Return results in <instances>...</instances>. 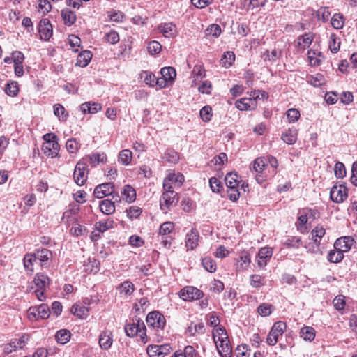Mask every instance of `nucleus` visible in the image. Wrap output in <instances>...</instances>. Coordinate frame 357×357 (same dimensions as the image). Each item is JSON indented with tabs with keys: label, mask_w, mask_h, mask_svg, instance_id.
I'll list each match as a JSON object with an SVG mask.
<instances>
[{
	"label": "nucleus",
	"mask_w": 357,
	"mask_h": 357,
	"mask_svg": "<svg viewBox=\"0 0 357 357\" xmlns=\"http://www.w3.org/2000/svg\"><path fill=\"white\" fill-rule=\"evenodd\" d=\"M124 330L127 336L134 337L138 335L143 343L147 342L146 326L144 321L139 319H132L131 323L126 324Z\"/></svg>",
	"instance_id": "nucleus-1"
},
{
	"label": "nucleus",
	"mask_w": 357,
	"mask_h": 357,
	"mask_svg": "<svg viewBox=\"0 0 357 357\" xmlns=\"http://www.w3.org/2000/svg\"><path fill=\"white\" fill-rule=\"evenodd\" d=\"M178 201L179 197L174 190H164L160 200V208L166 213L169 208L175 206Z\"/></svg>",
	"instance_id": "nucleus-2"
},
{
	"label": "nucleus",
	"mask_w": 357,
	"mask_h": 357,
	"mask_svg": "<svg viewBox=\"0 0 357 357\" xmlns=\"http://www.w3.org/2000/svg\"><path fill=\"white\" fill-rule=\"evenodd\" d=\"M184 181V176L182 174L169 172L163 181V190H174L180 188Z\"/></svg>",
	"instance_id": "nucleus-3"
},
{
	"label": "nucleus",
	"mask_w": 357,
	"mask_h": 357,
	"mask_svg": "<svg viewBox=\"0 0 357 357\" xmlns=\"http://www.w3.org/2000/svg\"><path fill=\"white\" fill-rule=\"evenodd\" d=\"M286 328L285 322L281 321L275 322L267 336L266 342L271 346L276 344L279 337L282 335Z\"/></svg>",
	"instance_id": "nucleus-4"
},
{
	"label": "nucleus",
	"mask_w": 357,
	"mask_h": 357,
	"mask_svg": "<svg viewBox=\"0 0 357 357\" xmlns=\"http://www.w3.org/2000/svg\"><path fill=\"white\" fill-rule=\"evenodd\" d=\"M146 322L149 326L158 329H163L166 324V319L163 314L158 311H153L148 314Z\"/></svg>",
	"instance_id": "nucleus-5"
},
{
	"label": "nucleus",
	"mask_w": 357,
	"mask_h": 357,
	"mask_svg": "<svg viewBox=\"0 0 357 357\" xmlns=\"http://www.w3.org/2000/svg\"><path fill=\"white\" fill-rule=\"evenodd\" d=\"M203 296L204 293L201 290L192 286L184 287L179 293L180 298L188 301L198 300L202 298Z\"/></svg>",
	"instance_id": "nucleus-6"
},
{
	"label": "nucleus",
	"mask_w": 357,
	"mask_h": 357,
	"mask_svg": "<svg viewBox=\"0 0 357 357\" xmlns=\"http://www.w3.org/2000/svg\"><path fill=\"white\" fill-rule=\"evenodd\" d=\"M87 167V164L83 161L77 163L73 173L74 181L77 185H83L86 182L87 176L85 174V170Z\"/></svg>",
	"instance_id": "nucleus-7"
},
{
	"label": "nucleus",
	"mask_w": 357,
	"mask_h": 357,
	"mask_svg": "<svg viewBox=\"0 0 357 357\" xmlns=\"http://www.w3.org/2000/svg\"><path fill=\"white\" fill-rule=\"evenodd\" d=\"M29 340V335H22L19 339H15L9 344H4L3 352L9 354L17 349H22Z\"/></svg>",
	"instance_id": "nucleus-8"
},
{
	"label": "nucleus",
	"mask_w": 357,
	"mask_h": 357,
	"mask_svg": "<svg viewBox=\"0 0 357 357\" xmlns=\"http://www.w3.org/2000/svg\"><path fill=\"white\" fill-rule=\"evenodd\" d=\"M347 195V188L343 185L333 186L330 192V197L335 203L344 202Z\"/></svg>",
	"instance_id": "nucleus-9"
},
{
	"label": "nucleus",
	"mask_w": 357,
	"mask_h": 357,
	"mask_svg": "<svg viewBox=\"0 0 357 357\" xmlns=\"http://www.w3.org/2000/svg\"><path fill=\"white\" fill-rule=\"evenodd\" d=\"M114 189L115 187L112 183H102L95 188L93 195L97 199H102L112 194Z\"/></svg>",
	"instance_id": "nucleus-10"
},
{
	"label": "nucleus",
	"mask_w": 357,
	"mask_h": 357,
	"mask_svg": "<svg viewBox=\"0 0 357 357\" xmlns=\"http://www.w3.org/2000/svg\"><path fill=\"white\" fill-rule=\"evenodd\" d=\"M42 40H48L52 36V26L47 19H42L38 26Z\"/></svg>",
	"instance_id": "nucleus-11"
},
{
	"label": "nucleus",
	"mask_w": 357,
	"mask_h": 357,
	"mask_svg": "<svg viewBox=\"0 0 357 357\" xmlns=\"http://www.w3.org/2000/svg\"><path fill=\"white\" fill-rule=\"evenodd\" d=\"M272 255V248L267 247L261 248L257 257L258 266L261 268H264L267 264V261L271 259Z\"/></svg>",
	"instance_id": "nucleus-12"
},
{
	"label": "nucleus",
	"mask_w": 357,
	"mask_h": 357,
	"mask_svg": "<svg viewBox=\"0 0 357 357\" xmlns=\"http://www.w3.org/2000/svg\"><path fill=\"white\" fill-rule=\"evenodd\" d=\"M354 240L351 236H344L336 240L334 248L343 253L349 250L353 245Z\"/></svg>",
	"instance_id": "nucleus-13"
},
{
	"label": "nucleus",
	"mask_w": 357,
	"mask_h": 357,
	"mask_svg": "<svg viewBox=\"0 0 357 357\" xmlns=\"http://www.w3.org/2000/svg\"><path fill=\"white\" fill-rule=\"evenodd\" d=\"M235 105L241 111L254 110L257 107V102L252 98H243L238 100Z\"/></svg>",
	"instance_id": "nucleus-14"
},
{
	"label": "nucleus",
	"mask_w": 357,
	"mask_h": 357,
	"mask_svg": "<svg viewBox=\"0 0 357 357\" xmlns=\"http://www.w3.org/2000/svg\"><path fill=\"white\" fill-rule=\"evenodd\" d=\"M218 351L222 357H231L232 348L230 345L229 337L215 344Z\"/></svg>",
	"instance_id": "nucleus-15"
},
{
	"label": "nucleus",
	"mask_w": 357,
	"mask_h": 357,
	"mask_svg": "<svg viewBox=\"0 0 357 357\" xmlns=\"http://www.w3.org/2000/svg\"><path fill=\"white\" fill-rule=\"evenodd\" d=\"M112 342V333L110 331L106 330L101 333L99 337V344L102 349H109Z\"/></svg>",
	"instance_id": "nucleus-16"
},
{
	"label": "nucleus",
	"mask_w": 357,
	"mask_h": 357,
	"mask_svg": "<svg viewBox=\"0 0 357 357\" xmlns=\"http://www.w3.org/2000/svg\"><path fill=\"white\" fill-rule=\"evenodd\" d=\"M59 144L57 140L52 141L50 142V145L47 144H43L42 149L47 155L51 158H54L58 155L59 151Z\"/></svg>",
	"instance_id": "nucleus-17"
},
{
	"label": "nucleus",
	"mask_w": 357,
	"mask_h": 357,
	"mask_svg": "<svg viewBox=\"0 0 357 357\" xmlns=\"http://www.w3.org/2000/svg\"><path fill=\"white\" fill-rule=\"evenodd\" d=\"M199 232L197 229H192L186 235L185 246L188 249L193 250L198 245Z\"/></svg>",
	"instance_id": "nucleus-18"
},
{
	"label": "nucleus",
	"mask_w": 357,
	"mask_h": 357,
	"mask_svg": "<svg viewBox=\"0 0 357 357\" xmlns=\"http://www.w3.org/2000/svg\"><path fill=\"white\" fill-rule=\"evenodd\" d=\"M121 194L122 199L128 203H132L136 199V191L130 185H124Z\"/></svg>",
	"instance_id": "nucleus-19"
},
{
	"label": "nucleus",
	"mask_w": 357,
	"mask_h": 357,
	"mask_svg": "<svg viewBox=\"0 0 357 357\" xmlns=\"http://www.w3.org/2000/svg\"><path fill=\"white\" fill-rule=\"evenodd\" d=\"M158 30L166 38L174 37L176 34V26L172 23L161 24L158 26Z\"/></svg>",
	"instance_id": "nucleus-20"
},
{
	"label": "nucleus",
	"mask_w": 357,
	"mask_h": 357,
	"mask_svg": "<svg viewBox=\"0 0 357 357\" xmlns=\"http://www.w3.org/2000/svg\"><path fill=\"white\" fill-rule=\"evenodd\" d=\"M84 271L96 273L100 270V262L93 257H89L84 263Z\"/></svg>",
	"instance_id": "nucleus-21"
},
{
	"label": "nucleus",
	"mask_w": 357,
	"mask_h": 357,
	"mask_svg": "<svg viewBox=\"0 0 357 357\" xmlns=\"http://www.w3.org/2000/svg\"><path fill=\"white\" fill-rule=\"evenodd\" d=\"M206 76V70L202 66L196 65L192 71V86L196 85L198 82Z\"/></svg>",
	"instance_id": "nucleus-22"
},
{
	"label": "nucleus",
	"mask_w": 357,
	"mask_h": 357,
	"mask_svg": "<svg viewBox=\"0 0 357 357\" xmlns=\"http://www.w3.org/2000/svg\"><path fill=\"white\" fill-rule=\"evenodd\" d=\"M92 58V53L89 50H84L80 52L77 58V65L80 67H86Z\"/></svg>",
	"instance_id": "nucleus-23"
},
{
	"label": "nucleus",
	"mask_w": 357,
	"mask_h": 357,
	"mask_svg": "<svg viewBox=\"0 0 357 357\" xmlns=\"http://www.w3.org/2000/svg\"><path fill=\"white\" fill-rule=\"evenodd\" d=\"M36 286L38 289H45L50 284V279L49 278L41 273H37L34 278L33 280Z\"/></svg>",
	"instance_id": "nucleus-24"
},
{
	"label": "nucleus",
	"mask_w": 357,
	"mask_h": 357,
	"mask_svg": "<svg viewBox=\"0 0 357 357\" xmlns=\"http://www.w3.org/2000/svg\"><path fill=\"white\" fill-rule=\"evenodd\" d=\"M100 210L102 213L106 215L112 214L115 211V205L112 199H104L100 202Z\"/></svg>",
	"instance_id": "nucleus-25"
},
{
	"label": "nucleus",
	"mask_w": 357,
	"mask_h": 357,
	"mask_svg": "<svg viewBox=\"0 0 357 357\" xmlns=\"http://www.w3.org/2000/svg\"><path fill=\"white\" fill-rule=\"evenodd\" d=\"M212 336L215 344H217L228 337L225 328L222 326H219L218 327L213 328Z\"/></svg>",
	"instance_id": "nucleus-26"
},
{
	"label": "nucleus",
	"mask_w": 357,
	"mask_h": 357,
	"mask_svg": "<svg viewBox=\"0 0 357 357\" xmlns=\"http://www.w3.org/2000/svg\"><path fill=\"white\" fill-rule=\"evenodd\" d=\"M238 175L236 173L229 172L226 174L225 181L228 188H238L240 181H238Z\"/></svg>",
	"instance_id": "nucleus-27"
},
{
	"label": "nucleus",
	"mask_w": 357,
	"mask_h": 357,
	"mask_svg": "<svg viewBox=\"0 0 357 357\" xmlns=\"http://www.w3.org/2000/svg\"><path fill=\"white\" fill-rule=\"evenodd\" d=\"M114 227V220L111 218L100 220L96 224V229L98 231L102 233Z\"/></svg>",
	"instance_id": "nucleus-28"
},
{
	"label": "nucleus",
	"mask_w": 357,
	"mask_h": 357,
	"mask_svg": "<svg viewBox=\"0 0 357 357\" xmlns=\"http://www.w3.org/2000/svg\"><path fill=\"white\" fill-rule=\"evenodd\" d=\"M132 159V153L129 149H123L119 153L118 160L123 165H128Z\"/></svg>",
	"instance_id": "nucleus-29"
},
{
	"label": "nucleus",
	"mask_w": 357,
	"mask_h": 357,
	"mask_svg": "<svg viewBox=\"0 0 357 357\" xmlns=\"http://www.w3.org/2000/svg\"><path fill=\"white\" fill-rule=\"evenodd\" d=\"M61 16L65 22V24L68 26L73 24L76 21L75 13L68 8L61 10Z\"/></svg>",
	"instance_id": "nucleus-30"
},
{
	"label": "nucleus",
	"mask_w": 357,
	"mask_h": 357,
	"mask_svg": "<svg viewBox=\"0 0 357 357\" xmlns=\"http://www.w3.org/2000/svg\"><path fill=\"white\" fill-rule=\"evenodd\" d=\"M282 139L288 144H294L297 140V130L296 129H289L287 132L283 133Z\"/></svg>",
	"instance_id": "nucleus-31"
},
{
	"label": "nucleus",
	"mask_w": 357,
	"mask_h": 357,
	"mask_svg": "<svg viewBox=\"0 0 357 357\" xmlns=\"http://www.w3.org/2000/svg\"><path fill=\"white\" fill-rule=\"evenodd\" d=\"M80 108L84 113L94 114L101 109V105L96 102H87L82 104Z\"/></svg>",
	"instance_id": "nucleus-32"
},
{
	"label": "nucleus",
	"mask_w": 357,
	"mask_h": 357,
	"mask_svg": "<svg viewBox=\"0 0 357 357\" xmlns=\"http://www.w3.org/2000/svg\"><path fill=\"white\" fill-rule=\"evenodd\" d=\"M160 73L162 77L167 79L169 82H172L176 76V73L174 68L172 67H164L160 70Z\"/></svg>",
	"instance_id": "nucleus-33"
},
{
	"label": "nucleus",
	"mask_w": 357,
	"mask_h": 357,
	"mask_svg": "<svg viewBox=\"0 0 357 357\" xmlns=\"http://www.w3.org/2000/svg\"><path fill=\"white\" fill-rule=\"evenodd\" d=\"M119 289L121 294H123L126 296H130L135 291V286L132 282L126 280L119 285Z\"/></svg>",
	"instance_id": "nucleus-34"
},
{
	"label": "nucleus",
	"mask_w": 357,
	"mask_h": 357,
	"mask_svg": "<svg viewBox=\"0 0 357 357\" xmlns=\"http://www.w3.org/2000/svg\"><path fill=\"white\" fill-rule=\"evenodd\" d=\"M70 335L68 330L61 329L56 332L55 338L59 343L64 344L70 340Z\"/></svg>",
	"instance_id": "nucleus-35"
},
{
	"label": "nucleus",
	"mask_w": 357,
	"mask_h": 357,
	"mask_svg": "<svg viewBox=\"0 0 357 357\" xmlns=\"http://www.w3.org/2000/svg\"><path fill=\"white\" fill-rule=\"evenodd\" d=\"M324 235L325 229L321 225L316 226L312 231V238L317 245Z\"/></svg>",
	"instance_id": "nucleus-36"
},
{
	"label": "nucleus",
	"mask_w": 357,
	"mask_h": 357,
	"mask_svg": "<svg viewBox=\"0 0 357 357\" xmlns=\"http://www.w3.org/2000/svg\"><path fill=\"white\" fill-rule=\"evenodd\" d=\"M301 336L305 340L311 342L315 337V330L311 326H305L301 330Z\"/></svg>",
	"instance_id": "nucleus-37"
},
{
	"label": "nucleus",
	"mask_w": 357,
	"mask_h": 357,
	"mask_svg": "<svg viewBox=\"0 0 357 357\" xmlns=\"http://www.w3.org/2000/svg\"><path fill=\"white\" fill-rule=\"evenodd\" d=\"M331 24L334 29H340L344 26V16L341 13H335L331 18Z\"/></svg>",
	"instance_id": "nucleus-38"
},
{
	"label": "nucleus",
	"mask_w": 357,
	"mask_h": 357,
	"mask_svg": "<svg viewBox=\"0 0 357 357\" xmlns=\"http://www.w3.org/2000/svg\"><path fill=\"white\" fill-rule=\"evenodd\" d=\"M340 40L335 33L330 36L329 49L333 53H337L340 50Z\"/></svg>",
	"instance_id": "nucleus-39"
},
{
	"label": "nucleus",
	"mask_w": 357,
	"mask_h": 357,
	"mask_svg": "<svg viewBox=\"0 0 357 357\" xmlns=\"http://www.w3.org/2000/svg\"><path fill=\"white\" fill-rule=\"evenodd\" d=\"M344 257L343 252L339 250H330L328 254V260L332 263H337Z\"/></svg>",
	"instance_id": "nucleus-40"
},
{
	"label": "nucleus",
	"mask_w": 357,
	"mask_h": 357,
	"mask_svg": "<svg viewBox=\"0 0 357 357\" xmlns=\"http://www.w3.org/2000/svg\"><path fill=\"white\" fill-rule=\"evenodd\" d=\"M33 255H35L36 259H38L42 262H45L51 257L52 252L46 248H42L37 250L35 253H33Z\"/></svg>",
	"instance_id": "nucleus-41"
},
{
	"label": "nucleus",
	"mask_w": 357,
	"mask_h": 357,
	"mask_svg": "<svg viewBox=\"0 0 357 357\" xmlns=\"http://www.w3.org/2000/svg\"><path fill=\"white\" fill-rule=\"evenodd\" d=\"M235 61V54L233 52H227L221 58L220 62L222 65L226 68L231 66Z\"/></svg>",
	"instance_id": "nucleus-42"
},
{
	"label": "nucleus",
	"mask_w": 357,
	"mask_h": 357,
	"mask_svg": "<svg viewBox=\"0 0 357 357\" xmlns=\"http://www.w3.org/2000/svg\"><path fill=\"white\" fill-rule=\"evenodd\" d=\"M89 162L92 166H96L99 162L106 161L107 156L105 153H96L89 155Z\"/></svg>",
	"instance_id": "nucleus-43"
},
{
	"label": "nucleus",
	"mask_w": 357,
	"mask_h": 357,
	"mask_svg": "<svg viewBox=\"0 0 357 357\" xmlns=\"http://www.w3.org/2000/svg\"><path fill=\"white\" fill-rule=\"evenodd\" d=\"M24 266L26 271L33 272V263L36 261V258L33 254H26L24 257Z\"/></svg>",
	"instance_id": "nucleus-44"
},
{
	"label": "nucleus",
	"mask_w": 357,
	"mask_h": 357,
	"mask_svg": "<svg viewBox=\"0 0 357 357\" xmlns=\"http://www.w3.org/2000/svg\"><path fill=\"white\" fill-rule=\"evenodd\" d=\"M71 310L75 315L80 319L86 318L89 314L88 308L84 306L73 305Z\"/></svg>",
	"instance_id": "nucleus-45"
},
{
	"label": "nucleus",
	"mask_w": 357,
	"mask_h": 357,
	"mask_svg": "<svg viewBox=\"0 0 357 357\" xmlns=\"http://www.w3.org/2000/svg\"><path fill=\"white\" fill-rule=\"evenodd\" d=\"M66 146L68 151L70 153H75L80 148V144L74 138L67 140Z\"/></svg>",
	"instance_id": "nucleus-46"
},
{
	"label": "nucleus",
	"mask_w": 357,
	"mask_h": 357,
	"mask_svg": "<svg viewBox=\"0 0 357 357\" xmlns=\"http://www.w3.org/2000/svg\"><path fill=\"white\" fill-rule=\"evenodd\" d=\"M202 264L204 268L210 273H213L216 270V264L211 257L203 258Z\"/></svg>",
	"instance_id": "nucleus-47"
},
{
	"label": "nucleus",
	"mask_w": 357,
	"mask_h": 357,
	"mask_svg": "<svg viewBox=\"0 0 357 357\" xmlns=\"http://www.w3.org/2000/svg\"><path fill=\"white\" fill-rule=\"evenodd\" d=\"M222 32L221 28L216 24H213L206 28L205 33L206 36H212L215 38H218Z\"/></svg>",
	"instance_id": "nucleus-48"
},
{
	"label": "nucleus",
	"mask_w": 357,
	"mask_h": 357,
	"mask_svg": "<svg viewBox=\"0 0 357 357\" xmlns=\"http://www.w3.org/2000/svg\"><path fill=\"white\" fill-rule=\"evenodd\" d=\"M164 159L171 163H176L179 160V156L177 152L172 149H167L165 153Z\"/></svg>",
	"instance_id": "nucleus-49"
},
{
	"label": "nucleus",
	"mask_w": 357,
	"mask_h": 357,
	"mask_svg": "<svg viewBox=\"0 0 357 357\" xmlns=\"http://www.w3.org/2000/svg\"><path fill=\"white\" fill-rule=\"evenodd\" d=\"M312 41V37L310 34L306 33L298 37V45L301 47L303 49H305L310 45Z\"/></svg>",
	"instance_id": "nucleus-50"
},
{
	"label": "nucleus",
	"mask_w": 357,
	"mask_h": 357,
	"mask_svg": "<svg viewBox=\"0 0 357 357\" xmlns=\"http://www.w3.org/2000/svg\"><path fill=\"white\" fill-rule=\"evenodd\" d=\"M162 49V45L158 41L153 40L149 43L147 45V50L151 55L160 53Z\"/></svg>",
	"instance_id": "nucleus-51"
},
{
	"label": "nucleus",
	"mask_w": 357,
	"mask_h": 357,
	"mask_svg": "<svg viewBox=\"0 0 357 357\" xmlns=\"http://www.w3.org/2000/svg\"><path fill=\"white\" fill-rule=\"evenodd\" d=\"M174 228V225L172 222H165L160 225L159 234L161 236H167L170 234Z\"/></svg>",
	"instance_id": "nucleus-52"
},
{
	"label": "nucleus",
	"mask_w": 357,
	"mask_h": 357,
	"mask_svg": "<svg viewBox=\"0 0 357 357\" xmlns=\"http://www.w3.org/2000/svg\"><path fill=\"white\" fill-rule=\"evenodd\" d=\"M142 77L144 78V82L146 84H148L151 86H155V83L156 81V77L155 76V75L153 73L149 72V71H144L142 73Z\"/></svg>",
	"instance_id": "nucleus-53"
},
{
	"label": "nucleus",
	"mask_w": 357,
	"mask_h": 357,
	"mask_svg": "<svg viewBox=\"0 0 357 357\" xmlns=\"http://www.w3.org/2000/svg\"><path fill=\"white\" fill-rule=\"evenodd\" d=\"M335 175L337 178H342L346 175L344 165L341 162H337L334 167Z\"/></svg>",
	"instance_id": "nucleus-54"
},
{
	"label": "nucleus",
	"mask_w": 357,
	"mask_h": 357,
	"mask_svg": "<svg viewBox=\"0 0 357 357\" xmlns=\"http://www.w3.org/2000/svg\"><path fill=\"white\" fill-rule=\"evenodd\" d=\"M266 164L263 158H257L253 162V170L257 173H261L264 169Z\"/></svg>",
	"instance_id": "nucleus-55"
},
{
	"label": "nucleus",
	"mask_w": 357,
	"mask_h": 357,
	"mask_svg": "<svg viewBox=\"0 0 357 357\" xmlns=\"http://www.w3.org/2000/svg\"><path fill=\"white\" fill-rule=\"evenodd\" d=\"M38 317L41 319H47L49 317L50 314V307L47 304H41L38 307Z\"/></svg>",
	"instance_id": "nucleus-56"
},
{
	"label": "nucleus",
	"mask_w": 357,
	"mask_h": 357,
	"mask_svg": "<svg viewBox=\"0 0 357 357\" xmlns=\"http://www.w3.org/2000/svg\"><path fill=\"white\" fill-rule=\"evenodd\" d=\"M273 305L268 303H261L257 307V312L262 317H267L271 313Z\"/></svg>",
	"instance_id": "nucleus-57"
},
{
	"label": "nucleus",
	"mask_w": 357,
	"mask_h": 357,
	"mask_svg": "<svg viewBox=\"0 0 357 357\" xmlns=\"http://www.w3.org/2000/svg\"><path fill=\"white\" fill-rule=\"evenodd\" d=\"M18 91L17 83L15 82L8 83L5 89L6 93L10 96H15Z\"/></svg>",
	"instance_id": "nucleus-58"
},
{
	"label": "nucleus",
	"mask_w": 357,
	"mask_h": 357,
	"mask_svg": "<svg viewBox=\"0 0 357 357\" xmlns=\"http://www.w3.org/2000/svg\"><path fill=\"white\" fill-rule=\"evenodd\" d=\"M317 16L319 20L326 22L329 20L331 12L328 8H321L317 11Z\"/></svg>",
	"instance_id": "nucleus-59"
},
{
	"label": "nucleus",
	"mask_w": 357,
	"mask_h": 357,
	"mask_svg": "<svg viewBox=\"0 0 357 357\" xmlns=\"http://www.w3.org/2000/svg\"><path fill=\"white\" fill-rule=\"evenodd\" d=\"M211 111L212 109L210 106H204L200 109V117L204 121L208 122L211 120V118L212 116Z\"/></svg>",
	"instance_id": "nucleus-60"
},
{
	"label": "nucleus",
	"mask_w": 357,
	"mask_h": 357,
	"mask_svg": "<svg viewBox=\"0 0 357 357\" xmlns=\"http://www.w3.org/2000/svg\"><path fill=\"white\" fill-rule=\"evenodd\" d=\"M54 114L63 121L66 120L68 116V114H65V108L60 104L54 105Z\"/></svg>",
	"instance_id": "nucleus-61"
},
{
	"label": "nucleus",
	"mask_w": 357,
	"mask_h": 357,
	"mask_svg": "<svg viewBox=\"0 0 357 357\" xmlns=\"http://www.w3.org/2000/svg\"><path fill=\"white\" fill-rule=\"evenodd\" d=\"M287 116L289 123H294L300 118V112L297 109H289L287 111Z\"/></svg>",
	"instance_id": "nucleus-62"
},
{
	"label": "nucleus",
	"mask_w": 357,
	"mask_h": 357,
	"mask_svg": "<svg viewBox=\"0 0 357 357\" xmlns=\"http://www.w3.org/2000/svg\"><path fill=\"white\" fill-rule=\"evenodd\" d=\"M302 245V241L301 238L292 236L288 238L285 241V245L288 248H298Z\"/></svg>",
	"instance_id": "nucleus-63"
},
{
	"label": "nucleus",
	"mask_w": 357,
	"mask_h": 357,
	"mask_svg": "<svg viewBox=\"0 0 357 357\" xmlns=\"http://www.w3.org/2000/svg\"><path fill=\"white\" fill-rule=\"evenodd\" d=\"M127 215L129 218H137L142 213V209L136 206H130L127 211Z\"/></svg>",
	"instance_id": "nucleus-64"
}]
</instances>
